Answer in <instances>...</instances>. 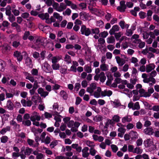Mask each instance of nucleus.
Returning <instances> with one entry per match:
<instances>
[{
  "mask_svg": "<svg viewBox=\"0 0 159 159\" xmlns=\"http://www.w3.org/2000/svg\"><path fill=\"white\" fill-rule=\"evenodd\" d=\"M10 124L11 125L13 126V128L16 129H18L20 128V125L18 124L17 123L13 120H11L10 122Z\"/></svg>",
  "mask_w": 159,
  "mask_h": 159,
  "instance_id": "26",
  "label": "nucleus"
},
{
  "mask_svg": "<svg viewBox=\"0 0 159 159\" xmlns=\"http://www.w3.org/2000/svg\"><path fill=\"white\" fill-rule=\"evenodd\" d=\"M53 17L58 20L59 21H61L62 19V17L60 16L58 13L55 12L53 14Z\"/></svg>",
  "mask_w": 159,
  "mask_h": 159,
  "instance_id": "44",
  "label": "nucleus"
},
{
  "mask_svg": "<svg viewBox=\"0 0 159 159\" xmlns=\"http://www.w3.org/2000/svg\"><path fill=\"white\" fill-rule=\"evenodd\" d=\"M143 152V150L139 147H136L134 148V153L138 154H141Z\"/></svg>",
  "mask_w": 159,
  "mask_h": 159,
  "instance_id": "49",
  "label": "nucleus"
},
{
  "mask_svg": "<svg viewBox=\"0 0 159 159\" xmlns=\"http://www.w3.org/2000/svg\"><path fill=\"white\" fill-rule=\"evenodd\" d=\"M8 19L11 22H13L15 20V17L13 14L8 16Z\"/></svg>",
  "mask_w": 159,
  "mask_h": 159,
  "instance_id": "62",
  "label": "nucleus"
},
{
  "mask_svg": "<svg viewBox=\"0 0 159 159\" xmlns=\"http://www.w3.org/2000/svg\"><path fill=\"white\" fill-rule=\"evenodd\" d=\"M24 150V154L27 156L30 155L33 152V150L32 148L28 147L25 148V147L23 146L20 149V152L22 153Z\"/></svg>",
  "mask_w": 159,
  "mask_h": 159,
  "instance_id": "5",
  "label": "nucleus"
},
{
  "mask_svg": "<svg viewBox=\"0 0 159 159\" xmlns=\"http://www.w3.org/2000/svg\"><path fill=\"white\" fill-rule=\"evenodd\" d=\"M44 116L45 118L47 119H49L52 117V115L47 112H45L43 115H42L41 116L42 119L44 118Z\"/></svg>",
  "mask_w": 159,
  "mask_h": 159,
  "instance_id": "51",
  "label": "nucleus"
},
{
  "mask_svg": "<svg viewBox=\"0 0 159 159\" xmlns=\"http://www.w3.org/2000/svg\"><path fill=\"white\" fill-rule=\"evenodd\" d=\"M64 61L66 62L67 64L70 63L71 62L70 57L68 54H66L64 57Z\"/></svg>",
  "mask_w": 159,
  "mask_h": 159,
  "instance_id": "39",
  "label": "nucleus"
},
{
  "mask_svg": "<svg viewBox=\"0 0 159 159\" xmlns=\"http://www.w3.org/2000/svg\"><path fill=\"white\" fill-rule=\"evenodd\" d=\"M115 41V38L113 36L108 37L107 39V42L108 43H113Z\"/></svg>",
  "mask_w": 159,
  "mask_h": 159,
  "instance_id": "35",
  "label": "nucleus"
},
{
  "mask_svg": "<svg viewBox=\"0 0 159 159\" xmlns=\"http://www.w3.org/2000/svg\"><path fill=\"white\" fill-rule=\"evenodd\" d=\"M102 91L101 88L98 87L97 88V90L93 92L92 95L96 98H99L101 97V92Z\"/></svg>",
  "mask_w": 159,
  "mask_h": 159,
  "instance_id": "13",
  "label": "nucleus"
},
{
  "mask_svg": "<svg viewBox=\"0 0 159 159\" xmlns=\"http://www.w3.org/2000/svg\"><path fill=\"white\" fill-rule=\"evenodd\" d=\"M130 137L132 139H136L138 138V134L136 131H131L129 133Z\"/></svg>",
  "mask_w": 159,
  "mask_h": 159,
  "instance_id": "30",
  "label": "nucleus"
},
{
  "mask_svg": "<svg viewBox=\"0 0 159 159\" xmlns=\"http://www.w3.org/2000/svg\"><path fill=\"white\" fill-rule=\"evenodd\" d=\"M40 116L37 112H34L30 117V119L31 121H39L40 120Z\"/></svg>",
  "mask_w": 159,
  "mask_h": 159,
  "instance_id": "10",
  "label": "nucleus"
},
{
  "mask_svg": "<svg viewBox=\"0 0 159 159\" xmlns=\"http://www.w3.org/2000/svg\"><path fill=\"white\" fill-rule=\"evenodd\" d=\"M100 68L102 71H107L109 69V66L106 64H102L100 65Z\"/></svg>",
  "mask_w": 159,
  "mask_h": 159,
  "instance_id": "25",
  "label": "nucleus"
},
{
  "mask_svg": "<svg viewBox=\"0 0 159 159\" xmlns=\"http://www.w3.org/2000/svg\"><path fill=\"white\" fill-rule=\"evenodd\" d=\"M85 143L87 146L90 147L91 148H94L95 146V144L93 142L89 140H86L85 141Z\"/></svg>",
  "mask_w": 159,
  "mask_h": 159,
  "instance_id": "33",
  "label": "nucleus"
},
{
  "mask_svg": "<svg viewBox=\"0 0 159 159\" xmlns=\"http://www.w3.org/2000/svg\"><path fill=\"white\" fill-rule=\"evenodd\" d=\"M154 92V89L153 88H149L148 89V92H147V97H149L151 95V94Z\"/></svg>",
  "mask_w": 159,
  "mask_h": 159,
  "instance_id": "59",
  "label": "nucleus"
},
{
  "mask_svg": "<svg viewBox=\"0 0 159 159\" xmlns=\"http://www.w3.org/2000/svg\"><path fill=\"white\" fill-rule=\"evenodd\" d=\"M60 69V71L61 73L63 74H65L66 73L67 70V66L66 65H64Z\"/></svg>",
  "mask_w": 159,
  "mask_h": 159,
  "instance_id": "52",
  "label": "nucleus"
},
{
  "mask_svg": "<svg viewBox=\"0 0 159 159\" xmlns=\"http://www.w3.org/2000/svg\"><path fill=\"white\" fill-rule=\"evenodd\" d=\"M120 29V27L117 25H113L112 28L109 31V33L110 35H113L115 32H118Z\"/></svg>",
  "mask_w": 159,
  "mask_h": 159,
  "instance_id": "12",
  "label": "nucleus"
},
{
  "mask_svg": "<svg viewBox=\"0 0 159 159\" xmlns=\"http://www.w3.org/2000/svg\"><path fill=\"white\" fill-rule=\"evenodd\" d=\"M98 75L100 81L102 82H104L106 79L104 72H101Z\"/></svg>",
  "mask_w": 159,
  "mask_h": 159,
  "instance_id": "27",
  "label": "nucleus"
},
{
  "mask_svg": "<svg viewBox=\"0 0 159 159\" xmlns=\"http://www.w3.org/2000/svg\"><path fill=\"white\" fill-rule=\"evenodd\" d=\"M53 109L56 113L55 114L58 115L62 111L63 108L61 107H59L57 103H55L53 105Z\"/></svg>",
  "mask_w": 159,
  "mask_h": 159,
  "instance_id": "4",
  "label": "nucleus"
},
{
  "mask_svg": "<svg viewBox=\"0 0 159 159\" xmlns=\"http://www.w3.org/2000/svg\"><path fill=\"white\" fill-rule=\"evenodd\" d=\"M115 58L117 63L118 64L119 66H122L125 63L124 60L120 58L119 57L116 56L115 57Z\"/></svg>",
  "mask_w": 159,
  "mask_h": 159,
  "instance_id": "24",
  "label": "nucleus"
},
{
  "mask_svg": "<svg viewBox=\"0 0 159 159\" xmlns=\"http://www.w3.org/2000/svg\"><path fill=\"white\" fill-rule=\"evenodd\" d=\"M132 120L131 116L130 115H126L122 117L121 121L123 123L125 124L127 122H130Z\"/></svg>",
  "mask_w": 159,
  "mask_h": 159,
  "instance_id": "14",
  "label": "nucleus"
},
{
  "mask_svg": "<svg viewBox=\"0 0 159 159\" xmlns=\"http://www.w3.org/2000/svg\"><path fill=\"white\" fill-rule=\"evenodd\" d=\"M39 16L42 20H46L48 19L49 17V15L48 13H46L45 14H41L39 15Z\"/></svg>",
  "mask_w": 159,
  "mask_h": 159,
  "instance_id": "37",
  "label": "nucleus"
},
{
  "mask_svg": "<svg viewBox=\"0 0 159 159\" xmlns=\"http://www.w3.org/2000/svg\"><path fill=\"white\" fill-rule=\"evenodd\" d=\"M159 35V30L155 29L153 31L149 32V36L150 37L153 39L156 38V36Z\"/></svg>",
  "mask_w": 159,
  "mask_h": 159,
  "instance_id": "15",
  "label": "nucleus"
},
{
  "mask_svg": "<svg viewBox=\"0 0 159 159\" xmlns=\"http://www.w3.org/2000/svg\"><path fill=\"white\" fill-rule=\"evenodd\" d=\"M112 93V92L110 90L107 89L103 91H102L101 92V96L102 97L107 96L110 97Z\"/></svg>",
  "mask_w": 159,
  "mask_h": 159,
  "instance_id": "20",
  "label": "nucleus"
},
{
  "mask_svg": "<svg viewBox=\"0 0 159 159\" xmlns=\"http://www.w3.org/2000/svg\"><path fill=\"white\" fill-rule=\"evenodd\" d=\"M139 36L138 34H134L132 36L131 38V40L133 43L136 44L140 42L141 40L139 39Z\"/></svg>",
  "mask_w": 159,
  "mask_h": 159,
  "instance_id": "9",
  "label": "nucleus"
},
{
  "mask_svg": "<svg viewBox=\"0 0 159 159\" xmlns=\"http://www.w3.org/2000/svg\"><path fill=\"white\" fill-rule=\"evenodd\" d=\"M112 105L114 107H117L120 106V103L118 101L115 100L113 102Z\"/></svg>",
  "mask_w": 159,
  "mask_h": 159,
  "instance_id": "64",
  "label": "nucleus"
},
{
  "mask_svg": "<svg viewBox=\"0 0 159 159\" xmlns=\"http://www.w3.org/2000/svg\"><path fill=\"white\" fill-rule=\"evenodd\" d=\"M88 8L90 12L93 14L99 15L101 13V11L99 9L94 8L90 6L88 7Z\"/></svg>",
  "mask_w": 159,
  "mask_h": 159,
  "instance_id": "8",
  "label": "nucleus"
},
{
  "mask_svg": "<svg viewBox=\"0 0 159 159\" xmlns=\"http://www.w3.org/2000/svg\"><path fill=\"white\" fill-rule=\"evenodd\" d=\"M155 67V65L152 63L149 64L146 66V71L147 73L151 72L153 70Z\"/></svg>",
  "mask_w": 159,
  "mask_h": 159,
  "instance_id": "22",
  "label": "nucleus"
},
{
  "mask_svg": "<svg viewBox=\"0 0 159 159\" xmlns=\"http://www.w3.org/2000/svg\"><path fill=\"white\" fill-rule=\"evenodd\" d=\"M80 123L77 121L74 122V124L73 125L74 128H75V130L74 129L72 128L71 131L72 132L76 131L77 130L78 128L80 126Z\"/></svg>",
  "mask_w": 159,
  "mask_h": 159,
  "instance_id": "38",
  "label": "nucleus"
},
{
  "mask_svg": "<svg viewBox=\"0 0 159 159\" xmlns=\"http://www.w3.org/2000/svg\"><path fill=\"white\" fill-rule=\"evenodd\" d=\"M51 140V139L50 137L48 136H47L46 138H45V139L43 141H42V143H44L46 144H48L50 143Z\"/></svg>",
  "mask_w": 159,
  "mask_h": 159,
  "instance_id": "54",
  "label": "nucleus"
},
{
  "mask_svg": "<svg viewBox=\"0 0 159 159\" xmlns=\"http://www.w3.org/2000/svg\"><path fill=\"white\" fill-rule=\"evenodd\" d=\"M108 35V33L107 31H104L103 32L100 33L99 34V36L100 37L105 38Z\"/></svg>",
  "mask_w": 159,
  "mask_h": 159,
  "instance_id": "58",
  "label": "nucleus"
},
{
  "mask_svg": "<svg viewBox=\"0 0 159 159\" xmlns=\"http://www.w3.org/2000/svg\"><path fill=\"white\" fill-rule=\"evenodd\" d=\"M38 27L42 31H44V28H47L48 30L50 29V27L48 25H44L42 24H39L38 25Z\"/></svg>",
  "mask_w": 159,
  "mask_h": 159,
  "instance_id": "40",
  "label": "nucleus"
},
{
  "mask_svg": "<svg viewBox=\"0 0 159 159\" xmlns=\"http://www.w3.org/2000/svg\"><path fill=\"white\" fill-rule=\"evenodd\" d=\"M38 92L41 97L44 98L48 95L49 93L48 92L44 91L43 89L41 88H40L38 89Z\"/></svg>",
  "mask_w": 159,
  "mask_h": 159,
  "instance_id": "18",
  "label": "nucleus"
},
{
  "mask_svg": "<svg viewBox=\"0 0 159 159\" xmlns=\"http://www.w3.org/2000/svg\"><path fill=\"white\" fill-rule=\"evenodd\" d=\"M96 25L97 26L102 28L103 26L104 23L103 21L101 20H98L96 22Z\"/></svg>",
  "mask_w": 159,
  "mask_h": 159,
  "instance_id": "61",
  "label": "nucleus"
},
{
  "mask_svg": "<svg viewBox=\"0 0 159 159\" xmlns=\"http://www.w3.org/2000/svg\"><path fill=\"white\" fill-rule=\"evenodd\" d=\"M66 5L65 3L61 2L60 4L59 7L57 8H55V9L59 12H61L63 10L66 9Z\"/></svg>",
  "mask_w": 159,
  "mask_h": 159,
  "instance_id": "23",
  "label": "nucleus"
},
{
  "mask_svg": "<svg viewBox=\"0 0 159 159\" xmlns=\"http://www.w3.org/2000/svg\"><path fill=\"white\" fill-rule=\"evenodd\" d=\"M143 133L146 135H151L154 133L153 129L152 127H147L143 130Z\"/></svg>",
  "mask_w": 159,
  "mask_h": 159,
  "instance_id": "11",
  "label": "nucleus"
},
{
  "mask_svg": "<svg viewBox=\"0 0 159 159\" xmlns=\"http://www.w3.org/2000/svg\"><path fill=\"white\" fill-rule=\"evenodd\" d=\"M58 143L57 140H55L52 141L50 143L49 146L51 148H53L55 146H56Z\"/></svg>",
  "mask_w": 159,
  "mask_h": 159,
  "instance_id": "53",
  "label": "nucleus"
},
{
  "mask_svg": "<svg viewBox=\"0 0 159 159\" xmlns=\"http://www.w3.org/2000/svg\"><path fill=\"white\" fill-rule=\"evenodd\" d=\"M89 150V148L87 147H84L82 150V155L83 157L87 158L89 156V154L88 152Z\"/></svg>",
  "mask_w": 159,
  "mask_h": 159,
  "instance_id": "19",
  "label": "nucleus"
},
{
  "mask_svg": "<svg viewBox=\"0 0 159 159\" xmlns=\"http://www.w3.org/2000/svg\"><path fill=\"white\" fill-rule=\"evenodd\" d=\"M80 16L81 19L83 20H87L89 19L90 16L89 13L85 12L80 13Z\"/></svg>",
  "mask_w": 159,
  "mask_h": 159,
  "instance_id": "16",
  "label": "nucleus"
},
{
  "mask_svg": "<svg viewBox=\"0 0 159 159\" xmlns=\"http://www.w3.org/2000/svg\"><path fill=\"white\" fill-rule=\"evenodd\" d=\"M139 92L141 96L147 97V92H146L144 89H141L139 90Z\"/></svg>",
  "mask_w": 159,
  "mask_h": 159,
  "instance_id": "32",
  "label": "nucleus"
},
{
  "mask_svg": "<svg viewBox=\"0 0 159 159\" xmlns=\"http://www.w3.org/2000/svg\"><path fill=\"white\" fill-rule=\"evenodd\" d=\"M38 95L37 94L33 96L31 98V100L35 103H36L38 102Z\"/></svg>",
  "mask_w": 159,
  "mask_h": 159,
  "instance_id": "63",
  "label": "nucleus"
},
{
  "mask_svg": "<svg viewBox=\"0 0 159 159\" xmlns=\"http://www.w3.org/2000/svg\"><path fill=\"white\" fill-rule=\"evenodd\" d=\"M25 63L27 65L31 67L32 66V61L31 59L29 57H27L25 60Z\"/></svg>",
  "mask_w": 159,
  "mask_h": 159,
  "instance_id": "50",
  "label": "nucleus"
},
{
  "mask_svg": "<svg viewBox=\"0 0 159 159\" xmlns=\"http://www.w3.org/2000/svg\"><path fill=\"white\" fill-rule=\"evenodd\" d=\"M5 62L3 61L0 60V70L3 71L5 70Z\"/></svg>",
  "mask_w": 159,
  "mask_h": 159,
  "instance_id": "45",
  "label": "nucleus"
},
{
  "mask_svg": "<svg viewBox=\"0 0 159 159\" xmlns=\"http://www.w3.org/2000/svg\"><path fill=\"white\" fill-rule=\"evenodd\" d=\"M118 136L120 137H123L125 133L126 132V129L123 128H119L118 129Z\"/></svg>",
  "mask_w": 159,
  "mask_h": 159,
  "instance_id": "21",
  "label": "nucleus"
},
{
  "mask_svg": "<svg viewBox=\"0 0 159 159\" xmlns=\"http://www.w3.org/2000/svg\"><path fill=\"white\" fill-rule=\"evenodd\" d=\"M120 117L118 115H115L113 116L112 120L114 121L118 122L120 121Z\"/></svg>",
  "mask_w": 159,
  "mask_h": 159,
  "instance_id": "56",
  "label": "nucleus"
},
{
  "mask_svg": "<svg viewBox=\"0 0 159 159\" xmlns=\"http://www.w3.org/2000/svg\"><path fill=\"white\" fill-rule=\"evenodd\" d=\"M0 140L2 143H5L8 141V138L7 136L3 135L0 138Z\"/></svg>",
  "mask_w": 159,
  "mask_h": 159,
  "instance_id": "47",
  "label": "nucleus"
},
{
  "mask_svg": "<svg viewBox=\"0 0 159 159\" xmlns=\"http://www.w3.org/2000/svg\"><path fill=\"white\" fill-rule=\"evenodd\" d=\"M128 107L129 108H132L133 110H138L140 109V106L138 102H136L134 104L132 102H130L128 104Z\"/></svg>",
  "mask_w": 159,
  "mask_h": 159,
  "instance_id": "7",
  "label": "nucleus"
},
{
  "mask_svg": "<svg viewBox=\"0 0 159 159\" xmlns=\"http://www.w3.org/2000/svg\"><path fill=\"white\" fill-rule=\"evenodd\" d=\"M130 61L131 63L134 64L135 66H139V65L138 63V60L136 58L132 57L130 59Z\"/></svg>",
  "mask_w": 159,
  "mask_h": 159,
  "instance_id": "36",
  "label": "nucleus"
},
{
  "mask_svg": "<svg viewBox=\"0 0 159 159\" xmlns=\"http://www.w3.org/2000/svg\"><path fill=\"white\" fill-rule=\"evenodd\" d=\"M14 55L18 61L20 62L22 60L23 56L20 52L18 51H15L14 53Z\"/></svg>",
  "mask_w": 159,
  "mask_h": 159,
  "instance_id": "17",
  "label": "nucleus"
},
{
  "mask_svg": "<svg viewBox=\"0 0 159 159\" xmlns=\"http://www.w3.org/2000/svg\"><path fill=\"white\" fill-rule=\"evenodd\" d=\"M52 67L54 70H58L60 68V65L57 63H53L52 65Z\"/></svg>",
  "mask_w": 159,
  "mask_h": 159,
  "instance_id": "57",
  "label": "nucleus"
},
{
  "mask_svg": "<svg viewBox=\"0 0 159 159\" xmlns=\"http://www.w3.org/2000/svg\"><path fill=\"white\" fill-rule=\"evenodd\" d=\"M7 108L9 110H12L13 109V104L12 102L10 100L7 101Z\"/></svg>",
  "mask_w": 159,
  "mask_h": 159,
  "instance_id": "31",
  "label": "nucleus"
},
{
  "mask_svg": "<svg viewBox=\"0 0 159 159\" xmlns=\"http://www.w3.org/2000/svg\"><path fill=\"white\" fill-rule=\"evenodd\" d=\"M61 57L57 56L52 57V63H57L61 59Z\"/></svg>",
  "mask_w": 159,
  "mask_h": 159,
  "instance_id": "29",
  "label": "nucleus"
},
{
  "mask_svg": "<svg viewBox=\"0 0 159 159\" xmlns=\"http://www.w3.org/2000/svg\"><path fill=\"white\" fill-rule=\"evenodd\" d=\"M35 40L36 41L34 44L31 45V47L35 49L40 48L42 45L44 46L47 41L45 38L42 37H38L35 38Z\"/></svg>",
  "mask_w": 159,
  "mask_h": 159,
  "instance_id": "1",
  "label": "nucleus"
},
{
  "mask_svg": "<svg viewBox=\"0 0 159 159\" xmlns=\"http://www.w3.org/2000/svg\"><path fill=\"white\" fill-rule=\"evenodd\" d=\"M10 127L9 126H7L5 128H3L0 131L1 134L2 135L4 134L7 131L10 130Z\"/></svg>",
  "mask_w": 159,
  "mask_h": 159,
  "instance_id": "42",
  "label": "nucleus"
},
{
  "mask_svg": "<svg viewBox=\"0 0 159 159\" xmlns=\"http://www.w3.org/2000/svg\"><path fill=\"white\" fill-rule=\"evenodd\" d=\"M25 79L29 80L32 83H33L35 81L34 77L29 73H28L26 75Z\"/></svg>",
  "mask_w": 159,
  "mask_h": 159,
  "instance_id": "34",
  "label": "nucleus"
},
{
  "mask_svg": "<svg viewBox=\"0 0 159 159\" xmlns=\"http://www.w3.org/2000/svg\"><path fill=\"white\" fill-rule=\"evenodd\" d=\"M93 120L95 122H98L102 120H103V117L100 115H97L93 118Z\"/></svg>",
  "mask_w": 159,
  "mask_h": 159,
  "instance_id": "41",
  "label": "nucleus"
},
{
  "mask_svg": "<svg viewBox=\"0 0 159 159\" xmlns=\"http://www.w3.org/2000/svg\"><path fill=\"white\" fill-rule=\"evenodd\" d=\"M42 68L46 73L51 72L52 71L50 65L47 62H45L42 64Z\"/></svg>",
  "mask_w": 159,
  "mask_h": 159,
  "instance_id": "6",
  "label": "nucleus"
},
{
  "mask_svg": "<svg viewBox=\"0 0 159 159\" xmlns=\"http://www.w3.org/2000/svg\"><path fill=\"white\" fill-rule=\"evenodd\" d=\"M80 31L81 34L83 35H84L86 36H89L91 33V31L89 28H87L84 25L81 26Z\"/></svg>",
  "mask_w": 159,
  "mask_h": 159,
  "instance_id": "3",
  "label": "nucleus"
},
{
  "mask_svg": "<svg viewBox=\"0 0 159 159\" xmlns=\"http://www.w3.org/2000/svg\"><path fill=\"white\" fill-rule=\"evenodd\" d=\"M144 146L150 152L155 150L156 148V146L154 144L152 139H148L145 140L143 142Z\"/></svg>",
  "mask_w": 159,
  "mask_h": 159,
  "instance_id": "2",
  "label": "nucleus"
},
{
  "mask_svg": "<svg viewBox=\"0 0 159 159\" xmlns=\"http://www.w3.org/2000/svg\"><path fill=\"white\" fill-rule=\"evenodd\" d=\"M19 37L18 38V39H16L17 40H15L13 42L12 45L14 47L16 48L20 45V43L19 41Z\"/></svg>",
  "mask_w": 159,
  "mask_h": 159,
  "instance_id": "43",
  "label": "nucleus"
},
{
  "mask_svg": "<svg viewBox=\"0 0 159 159\" xmlns=\"http://www.w3.org/2000/svg\"><path fill=\"white\" fill-rule=\"evenodd\" d=\"M71 13V10L69 8L66 9V10L63 12V15L64 16H70Z\"/></svg>",
  "mask_w": 159,
  "mask_h": 159,
  "instance_id": "48",
  "label": "nucleus"
},
{
  "mask_svg": "<svg viewBox=\"0 0 159 159\" xmlns=\"http://www.w3.org/2000/svg\"><path fill=\"white\" fill-rule=\"evenodd\" d=\"M2 89H3V91H4L6 92V98H11L13 97L14 95L12 93H8L7 92V91L5 89L2 87Z\"/></svg>",
  "mask_w": 159,
  "mask_h": 159,
  "instance_id": "55",
  "label": "nucleus"
},
{
  "mask_svg": "<svg viewBox=\"0 0 159 159\" xmlns=\"http://www.w3.org/2000/svg\"><path fill=\"white\" fill-rule=\"evenodd\" d=\"M46 22L48 24H51L52 22H54L56 20L52 16H51L50 19L48 18V19H46Z\"/></svg>",
  "mask_w": 159,
  "mask_h": 159,
  "instance_id": "46",
  "label": "nucleus"
},
{
  "mask_svg": "<svg viewBox=\"0 0 159 159\" xmlns=\"http://www.w3.org/2000/svg\"><path fill=\"white\" fill-rule=\"evenodd\" d=\"M133 33V32L132 30L130 29H127L126 31L125 34L128 36H130L132 35Z\"/></svg>",
  "mask_w": 159,
  "mask_h": 159,
  "instance_id": "60",
  "label": "nucleus"
},
{
  "mask_svg": "<svg viewBox=\"0 0 159 159\" xmlns=\"http://www.w3.org/2000/svg\"><path fill=\"white\" fill-rule=\"evenodd\" d=\"M84 70L87 73H91L92 71V69L91 65L88 64L85 65L84 67Z\"/></svg>",
  "mask_w": 159,
  "mask_h": 159,
  "instance_id": "28",
  "label": "nucleus"
}]
</instances>
